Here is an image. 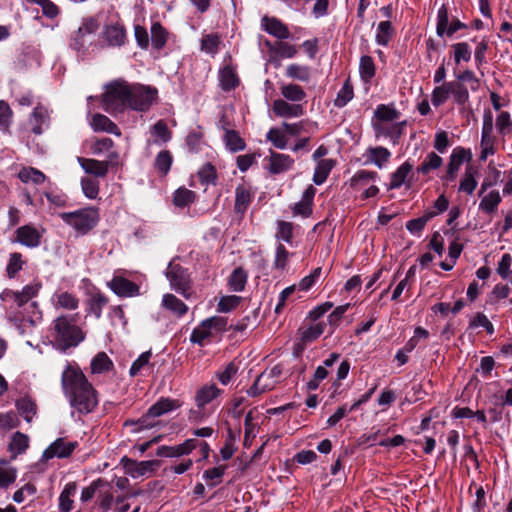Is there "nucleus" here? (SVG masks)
I'll return each instance as SVG.
<instances>
[{
	"label": "nucleus",
	"mask_w": 512,
	"mask_h": 512,
	"mask_svg": "<svg viewBox=\"0 0 512 512\" xmlns=\"http://www.w3.org/2000/svg\"><path fill=\"white\" fill-rule=\"evenodd\" d=\"M219 81L222 90L230 91L235 89L239 84V79L234 71V69L230 66H226L219 72Z\"/></svg>",
	"instance_id": "nucleus-32"
},
{
	"label": "nucleus",
	"mask_w": 512,
	"mask_h": 512,
	"mask_svg": "<svg viewBox=\"0 0 512 512\" xmlns=\"http://www.w3.org/2000/svg\"><path fill=\"white\" fill-rule=\"evenodd\" d=\"M451 95L459 105L465 104L469 99L468 89L459 81H451Z\"/></svg>",
	"instance_id": "nucleus-58"
},
{
	"label": "nucleus",
	"mask_w": 512,
	"mask_h": 512,
	"mask_svg": "<svg viewBox=\"0 0 512 512\" xmlns=\"http://www.w3.org/2000/svg\"><path fill=\"white\" fill-rule=\"evenodd\" d=\"M413 170V164L409 161L404 162L400 165L395 172L391 174V181L388 189L393 190L400 188L406 181L408 174Z\"/></svg>",
	"instance_id": "nucleus-30"
},
{
	"label": "nucleus",
	"mask_w": 512,
	"mask_h": 512,
	"mask_svg": "<svg viewBox=\"0 0 512 512\" xmlns=\"http://www.w3.org/2000/svg\"><path fill=\"white\" fill-rule=\"evenodd\" d=\"M40 288V283H31L24 286L20 291L5 289L0 297L3 301L11 302L16 307L22 308L32 302L31 300L38 295Z\"/></svg>",
	"instance_id": "nucleus-8"
},
{
	"label": "nucleus",
	"mask_w": 512,
	"mask_h": 512,
	"mask_svg": "<svg viewBox=\"0 0 512 512\" xmlns=\"http://www.w3.org/2000/svg\"><path fill=\"white\" fill-rule=\"evenodd\" d=\"M181 407V402L177 399H171L168 397H161L155 402L148 410L150 415L158 418L166 413L172 412Z\"/></svg>",
	"instance_id": "nucleus-23"
},
{
	"label": "nucleus",
	"mask_w": 512,
	"mask_h": 512,
	"mask_svg": "<svg viewBox=\"0 0 512 512\" xmlns=\"http://www.w3.org/2000/svg\"><path fill=\"white\" fill-rule=\"evenodd\" d=\"M96 497L97 504L102 512H107L110 510L114 501L111 484L104 480V485H101V487L98 489Z\"/></svg>",
	"instance_id": "nucleus-26"
},
{
	"label": "nucleus",
	"mask_w": 512,
	"mask_h": 512,
	"mask_svg": "<svg viewBox=\"0 0 512 512\" xmlns=\"http://www.w3.org/2000/svg\"><path fill=\"white\" fill-rule=\"evenodd\" d=\"M226 466L221 465L204 471L203 478L208 482V485L214 487L221 483V479L225 473Z\"/></svg>",
	"instance_id": "nucleus-61"
},
{
	"label": "nucleus",
	"mask_w": 512,
	"mask_h": 512,
	"mask_svg": "<svg viewBox=\"0 0 512 512\" xmlns=\"http://www.w3.org/2000/svg\"><path fill=\"white\" fill-rule=\"evenodd\" d=\"M77 161L87 174H91L96 177H105L108 173L107 162L84 157H78Z\"/></svg>",
	"instance_id": "nucleus-20"
},
{
	"label": "nucleus",
	"mask_w": 512,
	"mask_h": 512,
	"mask_svg": "<svg viewBox=\"0 0 512 512\" xmlns=\"http://www.w3.org/2000/svg\"><path fill=\"white\" fill-rule=\"evenodd\" d=\"M452 47L454 49V60L456 64H460L462 61H470L472 52L466 42L456 43Z\"/></svg>",
	"instance_id": "nucleus-63"
},
{
	"label": "nucleus",
	"mask_w": 512,
	"mask_h": 512,
	"mask_svg": "<svg viewBox=\"0 0 512 512\" xmlns=\"http://www.w3.org/2000/svg\"><path fill=\"white\" fill-rule=\"evenodd\" d=\"M162 305L178 317L185 315L188 311L187 305L173 294H165L162 299Z\"/></svg>",
	"instance_id": "nucleus-35"
},
{
	"label": "nucleus",
	"mask_w": 512,
	"mask_h": 512,
	"mask_svg": "<svg viewBox=\"0 0 512 512\" xmlns=\"http://www.w3.org/2000/svg\"><path fill=\"white\" fill-rule=\"evenodd\" d=\"M273 112L280 117H300L304 109L300 104H289L285 100L277 99L273 102Z\"/></svg>",
	"instance_id": "nucleus-22"
},
{
	"label": "nucleus",
	"mask_w": 512,
	"mask_h": 512,
	"mask_svg": "<svg viewBox=\"0 0 512 512\" xmlns=\"http://www.w3.org/2000/svg\"><path fill=\"white\" fill-rule=\"evenodd\" d=\"M247 273L241 267L236 268L229 277V287L232 291L241 292L244 290L247 282Z\"/></svg>",
	"instance_id": "nucleus-43"
},
{
	"label": "nucleus",
	"mask_w": 512,
	"mask_h": 512,
	"mask_svg": "<svg viewBox=\"0 0 512 512\" xmlns=\"http://www.w3.org/2000/svg\"><path fill=\"white\" fill-rule=\"evenodd\" d=\"M451 96V81L444 82L440 86L434 88L431 95V103L435 107H439L444 104L447 99Z\"/></svg>",
	"instance_id": "nucleus-39"
},
{
	"label": "nucleus",
	"mask_w": 512,
	"mask_h": 512,
	"mask_svg": "<svg viewBox=\"0 0 512 512\" xmlns=\"http://www.w3.org/2000/svg\"><path fill=\"white\" fill-rule=\"evenodd\" d=\"M90 124L95 132H106L116 136L121 135V131L118 126L103 114H94Z\"/></svg>",
	"instance_id": "nucleus-21"
},
{
	"label": "nucleus",
	"mask_w": 512,
	"mask_h": 512,
	"mask_svg": "<svg viewBox=\"0 0 512 512\" xmlns=\"http://www.w3.org/2000/svg\"><path fill=\"white\" fill-rule=\"evenodd\" d=\"M442 162L443 160L439 155L434 152H430L422 164L417 167V172L426 175L432 170L439 168L442 165Z\"/></svg>",
	"instance_id": "nucleus-50"
},
{
	"label": "nucleus",
	"mask_w": 512,
	"mask_h": 512,
	"mask_svg": "<svg viewBox=\"0 0 512 512\" xmlns=\"http://www.w3.org/2000/svg\"><path fill=\"white\" fill-rule=\"evenodd\" d=\"M94 38L87 36L81 30H77L71 38L70 47L81 55H85L93 43Z\"/></svg>",
	"instance_id": "nucleus-31"
},
{
	"label": "nucleus",
	"mask_w": 512,
	"mask_h": 512,
	"mask_svg": "<svg viewBox=\"0 0 512 512\" xmlns=\"http://www.w3.org/2000/svg\"><path fill=\"white\" fill-rule=\"evenodd\" d=\"M261 27L265 32L279 40H285L291 36L287 25L276 17L264 16L261 19Z\"/></svg>",
	"instance_id": "nucleus-15"
},
{
	"label": "nucleus",
	"mask_w": 512,
	"mask_h": 512,
	"mask_svg": "<svg viewBox=\"0 0 512 512\" xmlns=\"http://www.w3.org/2000/svg\"><path fill=\"white\" fill-rule=\"evenodd\" d=\"M353 87L349 80H346L342 88L337 93L334 105L338 108L344 107L353 98Z\"/></svg>",
	"instance_id": "nucleus-59"
},
{
	"label": "nucleus",
	"mask_w": 512,
	"mask_h": 512,
	"mask_svg": "<svg viewBox=\"0 0 512 512\" xmlns=\"http://www.w3.org/2000/svg\"><path fill=\"white\" fill-rule=\"evenodd\" d=\"M50 334L53 346L61 352L77 347L85 339V333L77 325L75 316L57 317L52 323Z\"/></svg>",
	"instance_id": "nucleus-2"
},
{
	"label": "nucleus",
	"mask_w": 512,
	"mask_h": 512,
	"mask_svg": "<svg viewBox=\"0 0 512 512\" xmlns=\"http://www.w3.org/2000/svg\"><path fill=\"white\" fill-rule=\"evenodd\" d=\"M435 217V213L426 211L423 216L411 219L406 223V229L413 235H419L425 228L427 222Z\"/></svg>",
	"instance_id": "nucleus-44"
},
{
	"label": "nucleus",
	"mask_w": 512,
	"mask_h": 512,
	"mask_svg": "<svg viewBox=\"0 0 512 512\" xmlns=\"http://www.w3.org/2000/svg\"><path fill=\"white\" fill-rule=\"evenodd\" d=\"M129 108L145 112L149 110L157 97V90L140 84L129 85Z\"/></svg>",
	"instance_id": "nucleus-6"
},
{
	"label": "nucleus",
	"mask_w": 512,
	"mask_h": 512,
	"mask_svg": "<svg viewBox=\"0 0 512 512\" xmlns=\"http://www.w3.org/2000/svg\"><path fill=\"white\" fill-rule=\"evenodd\" d=\"M496 129L501 136L507 135L511 131L512 121L509 112L502 111L496 118Z\"/></svg>",
	"instance_id": "nucleus-64"
},
{
	"label": "nucleus",
	"mask_w": 512,
	"mask_h": 512,
	"mask_svg": "<svg viewBox=\"0 0 512 512\" xmlns=\"http://www.w3.org/2000/svg\"><path fill=\"white\" fill-rule=\"evenodd\" d=\"M222 390L216 384H206L200 387L195 393V404L198 408H205L207 404L222 394Z\"/></svg>",
	"instance_id": "nucleus-17"
},
{
	"label": "nucleus",
	"mask_w": 512,
	"mask_h": 512,
	"mask_svg": "<svg viewBox=\"0 0 512 512\" xmlns=\"http://www.w3.org/2000/svg\"><path fill=\"white\" fill-rule=\"evenodd\" d=\"M252 198L253 195L249 186L245 184L237 186L235 190V212L243 214L248 209Z\"/></svg>",
	"instance_id": "nucleus-24"
},
{
	"label": "nucleus",
	"mask_w": 512,
	"mask_h": 512,
	"mask_svg": "<svg viewBox=\"0 0 512 512\" xmlns=\"http://www.w3.org/2000/svg\"><path fill=\"white\" fill-rule=\"evenodd\" d=\"M90 367L93 374H101L111 371L114 364L105 352H99L92 358Z\"/></svg>",
	"instance_id": "nucleus-29"
},
{
	"label": "nucleus",
	"mask_w": 512,
	"mask_h": 512,
	"mask_svg": "<svg viewBox=\"0 0 512 512\" xmlns=\"http://www.w3.org/2000/svg\"><path fill=\"white\" fill-rule=\"evenodd\" d=\"M173 162L172 154L168 150L160 151L154 161V167L160 175H167Z\"/></svg>",
	"instance_id": "nucleus-42"
},
{
	"label": "nucleus",
	"mask_w": 512,
	"mask_h": 512,
	"mask_svg": "<svg viewBox=\"0 0 512 512\" xmlns=\"http://www.w3.org/2000/svg\"><path fill=\"white\" fill-rule=\"evenodd\" d=\"M108 299L101 293H96L91 296L88 301L87 312L93 314L97 319L102 315V309L107 305Z\"/></svg>",
	"instance_id": "nucleus-45"
},
{
	"label": "nucleus",
	"mask_w": 512,
	"mask_h": 512,
	"mask_svg": "<svg viewBox=\"0 0 512 512\" xmlns=\"http://www.w3.org/2000/svg\"><path fill=\"white\" fill-rule=\"evenodd\" d=\"M500 202L501 196L499 192L493 190L482 198L479 208L486 213H492L497 209Z\"/></svg>",
	"instance_id": "nucleus-51"
},
{
	"label": "nucleus",
	"mask_w": 512,
	"mask_h": 512,
	"mask_svg": "<svg viewBox=\"0 0 512 512\" xmlns=\"http://www.w3.org/2000/svg\"><path fill=\"white\" fill-rule=\"evenodd\" d=\"M64 223L71 226L78 234L86 235L99 222V211L95 207H87L73 212L59 214Z\"/></svg>",
	"instance_id": "nucleus-4"
},
{
	"label": "nucleus",
	"mask_w": 512,
	"mask_h": 512,
	"mask_svg": "<svg viewBox=\"0 0 512 512\" xmlns=\"http://www.w3.org/2000/svg\"><path fill=\"white\" fill-rule=\"evenodd\" d=\"M466 28V25L461 22L459 19H453L451 23H449L448 17V9L445 5H442L437 12V25H436V33L438 36L442 37L445 34L451 37L458 30Z\"/></svg>",
	"instance_id": "nucleus-11"
},
{
	"label": "nucleus",
	"mask_w": 512,
	"mask_h": 512,
	"mask_svg": "<svg viewBox=\"0 0 512 512\" xmlns=\"http://www.w3.org/2000/svg\"><path fill=\"white\" fill-rule=\"evenodd\" d=\"M48 122V112L42 106H37L34 108L31 118L30 124L31 129L34 134L39 135L43 132V125H46Z\"/></svg>",
	"instance_id": "nucleus-34"
},
{
	"label": "nucleus",
	"mask_w": 512,
	"mask_h": 512,
	"mask_svg": "<svg viewBox=\"0 0 512 512\" xmlns=\"http://www.w3.org/2000/svg\"><path fill=\"white\" fill-rule=\"evenodd\" d=\"M334 164L335 163L332 159L320 160L317 163V166L314 171L313 182L316 185L323 184L326 181L330 171L333 169Z\"/></svg>",
	"instance_id": "nucleus-36"
},
{
	"label": "nucleus",
	"mask_w": 512,
	"mask_h": 512,
	"mask_svg": "<svg viewBox=\"0 0 512 512\" xmlns=\"http://www.w3.org/2000/svg\"><path fill=\"white\" fill-rule=\"evenodd\" d=\"M109 287L120 297H133L139 295V286L121 276L114 277L109 283Z\"/></svg>",
	"instance_id": "nucleus-16"
},
{
	"label": "nucleus",
	"mask_w": 512,
	"mask_h": 512,
	"mask_svg": "<svg viewBox=\"0 0 512 512\" xmlns=\"http://www.w3.org/2000/svg\"><path fill=\"white\" fill-rule=\"evenodd\" d=\"M61 385L71 407L79 413H91L98 405L96 390L77 365H66L62 372Z\"/></svg>",
	"instance_id": "nucleus-1"
},
{
	"label": "nucleus",
	"mask_w": 512,
	"mask_h": 512,
	"mask_svg": "<svg viewBox=\"0 0 512 512\" xmlns=\"http://www.w3.org/2000/svg\"><path fill=\"white\" fill-rule=\"evenodd\" d=\"M294 160L286 154L271 152L269 157V171L272 174H280L292 168Z\"/></svg>",
	"instance_id": "nucleus-19"
},
{
	"label": "nucleus",
	"mask_w": 512,
	"mask_h": 512,
	"mask_svg": "<svg viewBox=\"0 0 512 512\" xmlns=\"http://www.w3.org/2000/svg\"><path fill=\"white\" fill-rule=\"evenodd\" d=\"M195 193L187 188H179L174 193L175 206L184 208L194 202Z\"/></svg>",
	"instance_id": "nucleus-57"
},
{
	"label": "nucleus",
	"mask_w": 512,
	"mask_h": 512,
	"mask_svg": "<svg viewBox=\"0 0 512 512\" xmlns=\"http://www.w3.org/2000/svg\"><path fill=\"white\" fill-rule=\"evenodd\" d=\"M394 34L390 21H382L378 24L375 40L378 45L387 46Z\"/></svg>",
	"instance_id": "nucleus-40"
},
{
	"label": "nucleus",
	"mask_w": 512,
	"mask_h": 512,
	"mask_svg": "<svg viewBox=\"0 0 512 512\" xmlns=\"http://www.w3.org/2000/svg\"><path fill=\"white\" fill-rule=\"evenodd\" d=\"M15 406L17 411L26 422H32L34 416L37 414V404L29 396H23L16 400Z\"/></svg>",
	"instance_id": "nucleus-25"
},
{
	"label": "nucleus",
	"mask_w": 512,
	"mask_h": 512,
	"mask_svg": "<svg viewBox=\"0 0 512 512\" xmlns=\"http://www.w3.org/2000/svg\"><path fill=\"white\" fill-rule=\"evenodd\" d=\"M53 302L55 307L66 310H76L79 306V299L67 291L56 292L53 295Z\"/></svg>",
	"instance_id": "nucleus-28"
},
{
	"label": "nucleus",
	"mask_w": 512,
	"mask_h": 512,
	"mask_svg": "<svg viewBox=\"0 0 512 512\" xmlns=\"http://www.w3.org/2000/svg\"><path fill=\"white\" fill-rule=\"evenodd\" d=\"M160 424V421L150 415V411L147 412L138 420H127L125 426H133L132 432L139 433L146 429H152Z\"/></svg>",
	"instance_id": "nucleus-27"
},
{
	"label": "nucleus",
	"mask_w": 512,
	"mask_h": 512,
	"mask_svg": "<svg viewBox=\"0 0 512 512\" xmlns=\"http://www.w3.org/2000/svg\"><path fill=\"white\" fill-rule=\"evenodd\" d=\"M18 177L24 183L32 182L34 184H41L46 179V176L40 170L32 167L21 169Z\"/></svg>",
	"instance_id": "nucleus-48"
},
{
	"label": "nucleus",
	"mask_w": 512,
	"mask_h": 512,
	"mask_svg": "<svg viewBox=\"0 0 512 512\" xmlns=\"http://www.w3.org/2000/svg\"><path fill=\"white\" fill-rule=\"evenodd\" d=\"M166 277L168 278L171 287L176 292L187 297L186 291L189 288V275L185 268L179 264L170 262L167 267Z\"/></svg>",
	"instance_id": "nucleus-9"
},
{
	"label": "nucleus",
	"mask_w": 512,
	"mask_h": 512,
	"mask_svg": "<svg viewBox=\"0 0 512 512\" xmlns=\"http://www.w3.org/2000/svg\"><path fill=\"white\" fill-rule=\"evenodd\" d=\"M478 327H482L485 331L492 335L495 331L493 324L488 319V317L482 313L478 312L474 316H472L469 320V329H476Z\"/></svg>",
	"instance_id": "nucleus-53"
},
{
	"label": "nucleus",
	"mask_w": 512,
	"mask_h": 512,
	"mask_svg": "<svg viewBox=\"0 0 512 512\" xmlns=\"http://www.w3.org/2000/svg\"><path fill=\"white\" fill-rule=\"evenodd\" d=\"M406 121L401 122H387V123H373V130L375 133V137L379 138H389L393 145H397L399 140L404 132V127L406 126Z\"/></svg>",
	"instance_id": "nucleus-10"
},
{
	"label": "nucleus",
	"mask_w": 512,
	"mask_h": 512,
	"mask_svg": "<svg viewBox=\"0 0 512 512\" xmlns=\"http://www.w3.org/2000/svg\"><path fill=\"white\" fill-rule=\"evenodd\" d=\"M151 134L157 138L155 143H167L171 139V132L163 120L157 121L151 127Z\"/></svg>",
	"instance_id": "nucleus-56"
},
{
	"label": "nucleus",
	"mask_w": 512,
	"mask_h": 512,
	"mask_svg": "<svg viewBox=\"0 0 512 512\" xmlns=\"http://www.w3.org/2000/svg\"><path fill=\"white\" fill-rule=\"evenodd\" d=\"M103 38L108 46L119 47L125 43L126 31L121 24H112L104 27Z\"/></svg>",
	"instance_id": "nucleus-18"
},
{
	"label": "nucleus",
	"mask_w": 512,
	"mask_h": 512,
	"mask_svg": "<svg viewBox=\"0 0 512 512\" xmlns=\"http://www.w3.org/2000/svg\"><path fill=\"white\" fill-rule=\"evenodd\" d=\"M285 74L287 77L301 82H308L311 77L310 68L300 64H290L286 67Z\"/></svg>",
	"instance_id": "nucleus-38"
},
{
	"label": "nucleus",
	"mask_w": 512,
	"mask_h": 512,
	"mask_svg": "<svg viewBox=\"0 0 512 512\" xmlns=\"http://www.w3.org/2000/svg\"><path fill=\"white\" fill-rule=\"evenodd\" d=\"M227 319L222 316H213L203 320L196 328L193 329L190 341L199 346H204L206 339L215 334L226 331Z\"/></svg>",
	"instance_id": "nucleus-5"
},
{
	"label": "nucleus",
	"mask_w": 512,
	"mask_h": 512,
	"mask_svg": "<svg viewBox=\"0 0 512 512\" xmlns=\"http://www.w3.org/2000/svg\"><path fill=\"white\" fill-rule=\"evenodd\" d=\"M224 140L226 147L232 152L241 151L245 148L244 140L234 130H226Z\"/></svg>",
	"instance_id": "nucleus-54"
},
{
	"label": "nucleus",
	"mask_w": 512,
	"mask_h": 512,
	"mask_svg": "<svg viewBox=\"0 0 512 512\" xmlns=\"http://www.w3.org/2000/svg\"><path fill=\"white\" fill-rule=\"evenodd\" d=\"M168 33L160 23H153L151 27V43L155 49H162L167 42Z\"/></svg>",
	"instance_id": "nucleus-46"
},
{
	"label": "nucleus",
	"mask_w": 512,
	"mask_h": 512,
	"mask_svg": "<svg viewBox=\"0 0 512 512\" xmlns=\"http://www.w3.org/2000/svg\"><path fill=\"white\" fill-rule=\"evenodd\" d=\"M376 121L374 123H387L395 121L399 118L400 113L394 108L387 105H379L375 112Z\"/></svg>",
	"instance_id": "nucleus-41"
},
{
	"label": "nucleus",
	"mask_w": 512,
	"mask_h": 512,
	"mask_svg": "<svg viewBox=\"0 0 512 512\" xmlns=\"http://www.w3.org/2000/svg\"><path fill=\"white\" fill-rule=\"evenodd\" d=\"M24 308L25 313H22L24 320L28 321L31 325H36L42 318V313L38 307V303L32 301Z\"/></svg>",
	"instance_id": "nucleus-60"
},
{
	"label": "nucleus",
	"mask_w": 512,
	"mask_h": 512,
	"mask_svg": "<svg viewBox=\"0 0 512 512\" xmlns=\"http://www.w3.org/2000/svg\"><path fill=\"white\" fill-rule=\"evenodd\" d=\"M29 446V438L26 434L16 432L9 443V449L13 454H22Z\"/></svg>",
	"instance_id": "nucleus-52"
},
{
	"label": "nucleus",
	"mask_w": 512,
	"mask_h": 512,
	"mask_svg": "<svg viewBox=\"0 0 512 512\" xmlns=\"http://www.w3.org/2000/svg\"><path fill=\"white\" fill-rule=\"evenodd\" d=\"M129 83L115 80L106 86L103 94V108L106 112L117 115L129 108Z\"/></svg>",
	"instance_id": "nucleus-3"
},
{
	"label": "nucleus",
	"mask_w": 512,
	"mask_h": 512,
	"mask_svg": "<svg viewBox=\"0 0 512 512\" xmlns=\"http://www.w3.org/2000/svg\"><path fill=\"white\" fill-rule=\"evenodd\" d=\"M377 178V172L359 170L350 179V186L353 189H362L365 186H367L370 182H374Z\"/></svg>",
	"instance_id": "nucleus-33"
},
{
	"label": "nucleus",
	"mask_w": 512,
	"mask_h": 512,
	"mask_svg": "<svg viewBox=\"0 0 512 512\" xmlns=\"http://www.w3.org/2000/svg\"><path fill=\"white\" fill-rule=\"evenodd\" d=\"M359 72L361 78L369 82L375 75V66L372 57L364 55L360 58Z\"/></svg>",
	"instance_id": "nucleus-55"
},
{
	"label": "nucleus",
	"mask_w": 512,
	"mask_h": 512,
	"mask_svg": "<svg viewBox=\"0 0 512 512\" xmlns=\"http://www.w3.org/2000/svg\"><path fill=\"white\" fill-rule=\"evenodd\" d=\"M496 137L493 135V114L486 109L483 114V125L481 132V152L479 159L485 161L489 156L495 153Z\"/></svg>",
	"instance_id": "nucleus-7"
},
{
	"label": "nucleus",
	"mask_w": 512,
	"mask_h": 512,
	"mask_svg": "<svg viewBox=\"0 0 512 512\" xmlns=\"http://www.w3.org/2000/svg\"><path fill=\"white\" fill-rule=\"evenodd\" d=\"M15 242L28 248L40 246L42 233L33 225H23L15 231Z\"/></svg>",
	"instance_id": "nucleus-13"
},
{
	"label": "nucleus",
	"mask_w": 512,
	"mask_h": 512,
	"mask_svg": "<svg viewBox=\"0 0 512 512\" xmlns=\"http://www.w3.org/2000/svg\"><path fill=\"white\" fill-rule=\"evenodd\" d=\"M25 261L23 260L22 254L19 252H13L9 255V259L6 266V274L11 279L14 278L19 271L22 270Z\"/></svg>",
	"instance_id": "nucleus-49"
},
{
	"label": "nucleus",
	"mask_w": 512,
	"mask_h": 512,
	"mask_svg": "<svg viewBox=\"0 0 512 512\" xmlns=\"http://www.w3.org/2000/svg\"><path fill=\"white\" fill-rule=\"evenodd\" d=\"M363 165H375L383 169L391 158V152L382 146L368 147L362 155Z\"/></svg>",
	"instance_id": "nucleus-14"
},
{
	"label": "nucleus",
	"mask_w": 512,
	"mask_h": 512,
	"mask_svg": "<svg viewBox=\"0 0 512 512\" xmlns=\"http://www.w3.org/2000/svg\"><path fill=\"white\" fill-rule=\"evenodd\" d=\"M220 37L217 34H207L202 38L201 50L214 55L219 50Z\"/></svg>",
	"instance_id": "nucleus-62"
},
{
	"label": "nucleus",
	"mask_w": 512,
	"mask_h": 512,
	"mask_svg": "<svg viewBox=\"0 0 512 512\" xmlns=\"http://www.w3.org/2000/svg\"><path fill=\"white\" fill-rule=\"evenodd\" d=\"M77 445L78 443L76 441H67L64 438H58L44 450L42 458L44 460H49L54 457H69Z\"/></svg>",
	"instance_id": "nucleus-12"
},
{
	"label": "nucleus",
	"mask_w": 512,
	"mask_h": 512,
	"mask_svg": "<svg viewBox=\"0 0 512 512\" xmlns=\"http://www.w3.org/2000/svg\"><path fill=\"white\" fill-rule=\"evenodd\" d=\"M266 45L281 58H293L298 52L294 45L283 41L276 42L273 46L266 41Z\"/></svg>",
	"instance_id": "nucleus-47"
},
{
	"label": "nucleus",
	"mask_w": 512,
	"mask_h": 512,
	"mask_svg": "<svg viewBox=\"0 0 512 512\" xmlns=\"http://www.w3.org/2000/svg\"><path fill=\"white\" fill-rule=\"evenodd\" d=\"M281 95L288 101L301 102L306 98L303 88L297 84H284L280 87Z\"/></svg>",
	"instance_id": "nucleus-37"
}]
</instances>
